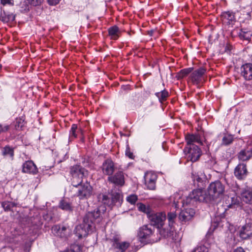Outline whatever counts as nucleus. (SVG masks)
<instances>
[{
	"label": "nucleus",
	"mask_w": 252,
	"mask_h": 252,
	"mask_svg": "<svg viewBox=\"0 0 252 252\" xmlns=\"http://www.w3.org/2000/svg\"><path fill=\"white\" fill-rule=\"evenodd\" d=\"M240 198L246 203L252 204V190L250 188L243 189L240 192Z\"/></svg>",
	"instance_id": "obj_20"
},
{
	"label": "nucleus",
	"mask_w": 252,
	"mask_h": 252,
	"mask_svg": "<svg viewBox=\"0 0 252 252\" xmlns=\"http://www.w3.org/2000/svg\"><path fill=\"white\" fill-rule=\"evenodd\" d=\"M15 19V16L13 14H6L3 10L1 12L0 15V20L4 23H8L10 21H13Z\"/></svg>",
	"instance_id": "obj_26"
},
{
	"label": "nucleus",
	"mask_w": 252,
	"mask_h": 252,
	"mask_svg": "<svg viewBox=\"0 0 252 252\" xmlns=\"http://www.w3.org/2000/svg\"><path fill=\"white\" fill-rule=\"evenodd\" d=\"M79 131H80L81 135H82V136H83V131L82 130V129H79Z\"/></svg>",
	"instance_id": "obj_50"
},
{
	"label": "nucleus",
	"mask_w": 252,
	"mask_h": 252,
	"mask_svg": "<svg viewBox=\"0 0 252 252\" xmlns=\"http://www.w3.org/2000/svg\"><path fill=\"white\" fill-rule=\"evenodd\" d=\"M158 176L154 172L148 171L145 174V184L149 189L154 190L156 189V184Z\"/></svg>",
	"instance_id": "obj_10"
},
{
	"label": "nucleus",
	"mask_w": 252,
	"mask_h": 252,
	"mask_svg": "<svg viewBox=\"0 0 252 252\" xmlns=\"http://www.w3.org/2000/svg\"><path fill=\"white\" fill-rule=\"evenodd\" d=\"M102 202L107 205H109L110 203V199L107 195L102 194Z\"/></svg>",
	"instance_id": "obj_43"
},
{
	"label": "nucleus",
	"mask_w": 252,
	"mask_h": 252,
	"mask_svg": "<svg viewBox=\"0 0 252 252\" xmlns=\"http://www.w3.org/2000/svg\"><path fill=\"white\" fill-rule=\"evenodd\" d=\"M223 23L227 25H233L235 21L234 13L230 11L224 12L221 14Z\"/></svg>",
	"instance_id": "obj_22"
},
{
	"label": "nucleus",
	"mask_w": 252,
	"mask_h": 252,
	"mask_svg": "<svg viewBox=\"0 0 252 252\" xmlns=\"http://www.w3.org/2000/svg\"><path fill=\"white\" fill-rule=\"evenodd\" d=\"M203 176L202 173L201 172H196L192 171L191 173V178L194 184L197 183L198 187L200 185L198 184H202L203 180L202 176Z\"/></svg>",
	"instance_id": "obj_25"
},
{
	"label": "nucleus",
	"mask_w": 252,
	"mask_h": 252,
	"mask_svg": "<svg viewBox=\"0 0 252 252\" xmlns=\"http://www.w3.org/2000/svg\"><path fill=\"white\" fill-rule=\"evenodd\" d=\"M22 171L26 173L36 174L38 172V169L32 161L28 160L23 163Z\"/></svg>",
	"instance_id": "obj_18"
},
{
	"label": "nucleus",
	"mask_w": 252,
	"mask_h": 252,
	"mask_svg": "<svg viewBox=\"0 0 252 252\" xmlns=\"http://www.w3.org/2000/svg\"><path fill=\"white\" fill-rule=\"evenodd\" d=\"M0 4L2 6L6 5L12 6L14 5V1L13 0H0Z\"/></svg>",
	"instance_id": "obj_42"
},
{
	"label": "nucleus",
	"mask_w": 252,
	"mask_h": 252,
	"mask_svg": "<svg viewBox=\"0 0 252 252\" xmlns=\"http://www.w3.org/2000/svg\"><path fill=\"white\" fill-rule=\"evenodd\" d=\"M100 216V212L98 209L88 212L83 218L82 223L76 226L74 230L76 236L79 239L86 237L94 227L95 222L99 221Z\"/></svg>",
	"instance_id": "obj_1"
},
{
	"label": "nucleus",
	"mask_w": 252,
	"mask_h": 252,
	"mask_svg": "<svg viewBox=\"0 0 252 252\" xmlns=\"http://www.w3.org/2000/svg\"><path fill=\"white\" fill-rule=\"evenodd\" d=\"M61 0H47L48 3L51 5L57 4Z\"/></svg>",
	"instance_id": "obj_46"
},
{
	"label": "nucleus",
	"mask_w": 252,
	"mask_h": 252,
	"mask_svg": "<svg viewBox=\"0 0 252 252\" xmlns=\"http://www.w3.org/2000/svg\"><path fill=\"white\" fill-rule=\"evenodd\" d=\"M111 203H116L117 201H118L121 197V195L119 192H114L111 195Z\"/></svg>",
	"instance_id": "obj_39"
},
{
	"label": "nucleus",
	"mask_w": 252,
	"mask_h": 252,
	"mask_svg": "<svg viewBox=\"0 0 252 252\" xmlns=\"http://www.w3.org/2000/svg\"><path fill=\"white\" fill-rule=\"evenodd\" d=\"M29 2L34 6H36L40 4L43 0H27Z\"/></svg>",
	"instance_id": "obj_44"
},
{
	"label": "nucleus",
	"mask_w": 252,
	"mask_h": 252,
	"mask_svg": "<svg viewBox=\"0 0 252 252\" xmlns=\"http://www.w3.org/2000/svg\"><path fill=\"white\" fill-rule=\"evenodd\" d=\"M184 153L187 159L191 162L197 161L202 154L201 149L196 145L186 146Z\"/></svg>",
	"instance_id": "obj_6"
},
{
	"label": "nucleus",
	"mask_w": 252,
	"mask_h": 252,
	"mask_svg": "<svg viewBox=\"0 0 252 252\" xmlns=\"http://www.w3.org/2000/svg\"><path fill=\"white\" fill-rule=\"evenodd\" d=\"M1 206L5 211H10L11 209L16 206L15 203L9 201H4L1 203Z\"/></svg>",
	"instance_id": "obj_34"
},
{
	"label": "nucleus",
	"mask_w": 252,
	"mask_h": 252,
	"mask_svg": "<svg viewBox=\"0 0 252 252\" xmlns=\"http://www.w3.org/2000/svg\"><path fill=\"white\" fill-rule=\"evenodd\" d=\"M77 129V126L76 124H73L69 132V138L74 139L77 137V134L76 133Z\"/></svg>",
	"instance_id": "obj_37"
},
{
	"label": "nucleus",
	"mask_w": 252,
	"mask_h": 252,
	"mask_svg": "<svg viewBox=\"0 0 252 252\" xmlns=\"http://www.w3.org/2000/svg\"><path fill=\"white\" fill-rule=\"evenodd\" d=\"M252 157V141L248 142L246 148L240 151L238 155L239 160L247 161Z\"/></svg>",
	"instance_id": "obj_12"
},
{
	"label": "nucleus",
	"mask_w": 252,
	"mask_h": 252,
	"mask_svg": "<svg viewBox=\"0 0 252 252\" xmlns=\"http://www.w3.org/2000/svg\"><path fill=\"white\" fill-rule=\"evenodd\" d=\"M173 206L175 208H179V201L176 202L175 200H173Z\"/></svg>",
	"instance_id": "obj_47"
},
{
	"label": "nucleus",
	"mask_w": 252,
	"mask_h": 252,
	"mask_svg": "<svg viewBox=\"0 0 252 252\" xmlns=\"http://www.w3.org/2000/svg\"><path fill=\"white\" fill-rule=\"evenodd\" d=\"M205 69L203 68H200L193 71L190 76V79L194 84L200 83L203 75L205 72Z\"/></svg>",
	"instance_id": "obj_21"
},
{
	"label": "nucleus",
	"mask_w": 252,
	"mask_h": 252,
	"mask_svg": "<svg viewBox=\"0 0 252 252\" xmlns=\"http://www.w3.org/2000/svg\"><path fill=\"white\" fill-rule=\"evenodd\" d=\"M233 252H245L244 249L241 247L237 248Z\"/></svg>",
	"instance_id": "obj_48"
},
{
	"label": "nucleus",
	"mask_w": 252,
	"mask_h": 252,
	"mask_svg": "<svg viewBox=\"0 0 252 252\" xmlns=\"http://www.w3.org/2000/svg\"><path fill=\"white\" fill-rule=\"evenodd\" d=\"M2 155L5 157H9L11 159H13L14 156L13 149L8 146H5L3 149Z\"/></svg>",
	"instance_id": "obj_28"
},
{
	"label": "nucleus",
	"mask_w": 252,
	"mask_h": 252,
	"mask_svg": "<svg viewBox=\"0 0 252 252\" xmlns=\"http://www.w3.org/2000/svg\"><path fill=\"white\" fill-rule=\"evenodd\" d=\"M233 141V137L230 134H225L222 139V144L223 145H228L232 143Z\"/></svg>",
	"instance_id": "obj_32"
},
{
	"label": "nucleus",
	"mask_w": 252,
	"mask_h": 252,
	"mask_svg": "<svg viewBox=\"0 0 252 252\" xmlns=\"http://www.w3.org/2000/svg\"><path fill=\"white\" fill-rule=\"evenodd\" d=\"M1 67H2V65L0 64V69H1Z\"/></svg>",
	"instance_id": "obj_51"
},
{
	"label": "nucleus",
	"mask_w": 252,
	"mask_h": 252,
	"mask_svg": "<svg viewBox=\"0 0 252 252\" xmlns=\"http://www.w3.org/2000/svg\"><path fill=\"white\" fill-rule=\"evenodd\" d=\"M241 75L246 80L252 79V63H247L240 68Z\"/></svg>",
	"instance_id": "obj_15"
},
{
	"label": "nucleus",
	"mask_w": 252,
	"mask_h": 252,
	"mask_svg": "<svg viewBox=\"0 0 252 252\" xmlns=\"http://www.w3.org/2000/svg\"><path fill=\"white\" fill-rule=\"evenodd\" d=\"M224 186L220 181L212 182L208 188V195L210 199L215 200L224 191Z\"/></svg>",
	"instance_id": "obj_5"
},
{
	"label": "nucleus",
	"mask_w": 252,
	"mask_h": 252,
	"mask_svg": "<svg viewBox=\"0 0 252 252\" xmlns=\"http://www.w3.org/2000/svg\"><path fill=\"white\" fill-rule=\"evenodd\" d=\"M60 208L63 210L66 211H71L72 210V206L71 203L66 200H62L59 204Z\"/></svg>",
	"instance_id": "obj_27"
},
{
	"label": "nucleus",
	"mask_w": 252,
	"mask_h": 252,
	"mask_svg": "<svg viewBox=\"0 0 252 252\" xmlns=\"http://www.w3.org/2000/svg\"><path fill=\"white\" fill-rule=\"evenodd\" d=\"M195 212L193 209L188 208H185L180 212L179 219L181 221L186 222L191 220Z\"/></svg>",
	"instance_id": "obj_17"
},
{
	"label": "nucleus",
	"mask_w": 252,
	"mask_h": 252,
	"mask_svg": "<svg viewBox=\"0 0 252 252\" xmlns=\"http://www.w3.org/2000/svg\"><path fill=\"white\" fill-rule=\"evenodd\" d=\"M126 155L130 159H134V156L133 155L132 152L130 151V149L128 145H127L126 148Z\"/></svg>",
	"instance_id": "obj_41"
},
{
	"label": "nucleus",
	"mask_w": 252,
	"mask_h": 252,
	"mask_svg": "<svg viewBox=\"0 0 252 252\" xmlns=\"http://www.w3.org/2000/svg\"><path fill=\"white\" fill-rule=\"evenodd\" d=\"M176 214L174 212H169L167 214V219L169 222V225L172 226L176 218Z\"/></svg>",
	"instance_id": "obj_38"
},
{
	"label": "nucleus",
	"mask_w": 252,
	"mask_h": 252,
	"mask_svg": "<svg viewBox=\"0 0 252 252\" xmlns=\"http://www.w3.org/2000/svg\"><path fill=\"white\" fill-rule=\"evenodd\" d=\"M108 181L116 186H123L125 184L124 173L122 171H119L114 175L108 176Z\"/></svg>",
	"instance_id": "obj_13"
},
{
	"label": "nucleus",
	"mask_w": 252,
	"mask_h": 252,
	"mask_svg": "<svg viewBox=\"0 0 252 252\" xmlns=\"http://www.w3.org/2000/svg\"><path fill=\"white\" fill-rule=\"evenodd\" d=\"M156 95L158 98L160 102H162L166 100V98L169 96L168 92L164 90L160 92L156 93Z\"/></svg>",
	"instance_id": "obj_30"
},
{
	"label": "nucleus",
	"mask_w": 252,
	"mask_h": 252,
	"mask_svg": "<svg viewBox=\"0 0 252 252\" xmlns=\"http://www.w3.org/2000/svg\"><path fill=\"white\" fill-rule=\"evenodd\" d=\"M9 129V125H2L0 124V134L2 132H5L7 131Z\"/></svg>",
	"instance_id": "obj_45"
},
{
	"label": "nucleus",
	"mask_w": 252,
	"mask_h": 252,
	"mask_svg": "<svg viewBox=\"0 0 252 252\" xmlns=\"http://www.w3.org/2000/svg\"><path fill=\"white\" fill-rule=\"evenodd\" d=\"M108 33L111 39L117 40L119 37L120 32L118 27L115 26L109 29Z\"/></svg>",
	"instance_id": "obj_24"
},
{
	"label": "nucleus",
	"mask_w": 252,
	"mask_h": 252,
	"mask_svg": "<svg viewBox=\"0 0 252 252\" xmlns=\"http://www.w3.org/2000/svg\"><path fill=\"white\" fill-rule=\"evenodd\" d=\"M185 140L187 142V145H195L194 143H197L200 145H203L204 137L201 136L200 133L195 134H188L185 137Z\"/></svg>",
	"instance_id": "obj_14"
},
{
	"label": "nucleus",
	"mask_w": 252,
	"mask_h": 252,
	"mask_svg": "<svg viewBox=\"0 0 252 252\" xmlns=\"http://www.w3.org/2000/svg\"><path fill=\"white\" fill-rule=\"evenodd\" d=\"M137 206L139 211L146 213L148 216L151 213L150 208L147 207L145 204L139 203L137 204Z\"/></svg>",
	"instance_id": "obj_35"
},
{
	"label": "nucleus",
	"mask_w": 252,
	"mask_h": 252,
	"mask_svg": "<svg viewBox=\"0 0 252 252\" xmlns=\"http://www.w3.org/2000/svg\"><path fill=\"white\" fill-rule=\"evenodd\" d=\"M178 194H174V196H170V200H172L173 199H175L176 197H178Z\"/></svg>",
	"instance_id": "obj_49"
},
{
	"label": "nucleus",
	"mask_w": 252,
	"mask_h": 252,
	"mask_svg": "<svg viewBox=\"0 0 252 252\" xmlns=\"http://www.w3.org/2000/svg\"><path fill=\"white\" fill-rule=\"evenodd\" d=\"M77 188H78V189L77 194L80 199H87L92 194L93 188L87 180H85L83 184L78 186Z\"/></svg>",
	"instance_id": "obj_7"
},
{
	"label": "nucleus",
	"mask_w": 252,
	"mask_h": 252,
	"mask_svg": "<svg viewBox=\"0 0 252 252\" xmlns=\"http://www.w3.org/2000/svg\"><path fill=\"white\" fill-rule=\"evenodd\" d=\"M53 230H58V235H60L61 237H66L67 234L65 233V231H66L67 230L68 231H69V229L68 228H67L65 226H63L62 228H58L57 226H55L53 227Z\"/></svg>",
	"instance_id": "obj_31"
},
{
	"label": "nucleus",
	"mask_w": 252,
	"mask_h": 252,
	"mask_svg": "<svg viewBox=\"0 0 252 252\" xmlns=\"http://www.w3.org/2000/svg\"><path fill=\"white\" fill-rule=\"evenodd\" d=\"M100 168L104 175L110 176L115 171V163L112 159L108 158L103 161Z\"/></svg>",
	"instance_id": "obj_11"
},
{
	"label": "nucleus",
	"mask_w": 252,
	"mask_h": 252,
	"mask_svg": "<svg viewBox=\"0 0 252 252\" xmlns=\"http://www.w3.org/2000/svg\"><path fill=\"white\" fill-rule=\"evenodd\" d=\"M149 220L153 225L158 228L162 227L166 219V215L163 212H151L148 216Z\"/></svg>",
	"instance_id": "obj_8"
},
{
	"label": "nucleus",
	"mask_w": 252,
	"mask_h": 252,
	"mask_svg": "<svg viewBox=\"0 0 252 252\" xmlns=\"http://www.w3.org/2000/svg\"><path fill=\"white\" fill-rule=\"evenodd\" d=\"M209 198L208 194L202 188L193 189L189 195L181 201L182 206L190 205H194L197 202H203Z\"/></svg>",
	"instance_id": "obj_2"
},
{
	"label": "nucleus",
	"mask_w": 252,
	"mask_h": 252,
	"mask_svg": "<svg viewBox=\"0 0 252 252\" xmlns=\"http://www.w3.org/2000/svg\"><path fill=\"white\" fill-rule=\"evenodd\" d=\"M240 237L247 239L252 236V223H248L242 227L239 232Z\"/></svg>",
	"instance_id": "obj_19"
},
{
	"label": "nucleus",
	"mask_w": 252,
	"mask_h": 252,
	"mask_svg": "<svg viewBox=\"0 0 252 252\" xmlns=\"http://www.w3.org/2000/svg\"><path fill=\"white\" fill-rule=\"evenodd\" d=\"M252 36L251 32L250 31H245L242 30L239 33V36L241 38L245 40H249Z\"/></svg>",
	"instance_id": "obj_36"
},
{
	"label": "nucleus",
	"mask_w": 252,
	"mask_h": 252,
	"mask_svg": "<svg viewBox=\"0 0 252 252\" xmlns=\"http://www.w3.org/2000/svg\"><path fill=\"white\" fill-rule=\"evenodd\" d=\"M155 228L152 225H144L140 227L138 232V238L143 243H153L158 241L155 237Z\"/></svg>",
	"instance_id": "obj_3"
},
{
	"label": "nucleus",
	"mask_w": 252,
	"mask_h": 252,
	"mask_svg": "<svg viewBox=\"0 0 252 252\" xmlns=\"http://www.w3.org/2000/svg\"><path fill=\"white\" fill-rule=\"evenodd\" d=\"M111 241L112 248L117 252H125L130 246L129 243L127 242H121V238L118 235L114 236Z\"/></svg>",
	"instance_id": "obj_9"
},
{
	"label": "nucleus",
	"mask_w": 252,
	"mask_h": 252,
	"mask_svg": "<svg viewBox=\"0 0 252 252\" xmlns=\"http://www.w3.org/2000/svg\"><path fill=\"white\" fill-rule=\"evenodd\" d=\"M248 173L246 164L244 163L239 164L235 168L234 175L239 180L245 179Z\"/></svg>",
	"instance_id": "obj_16"
},
{
	"label": "nucleus",
	"mask_w": 252,
	"mask_h": 252,
	"mask_svg": "<svg viewBox=\"0 0 252 252\" xmlns=\"http://www.w3.org/2000/svg\"><path fill=\"white\" fill-rule=\"evenodd\" d=\"M82 250L81 246L78 244H74L70 246L69 249H67L60 252H80Z\"/></svg>",
	"instance_id": "obj_33"
},
{
	"label": "nucleus",
	"mask_w": 252,
	"mask_h": 252,
	"mask_svg": "<svg viewBox=\"0 0 252 252\" xmlns=\"http://www.w3.org/2000/svg\"><path fill=\"white\" fill-rule=\"evenodd\" d=\"M192 70V68L191 67L182 69L178 73L177 77L178 79H182L190 73Z\"/></svg>",
	"instance_id": "obj_29"
},
{
	"label": "nucleus",
	"mask_w": 252,
	"mask_h": 252,
	"mask_svg": "<svg viewBox=\"0 0 252 252\" xmlns=\"http://www.w3.org/2000/svg\"><path fill=\"white\" fill-rule=\"evenodd\" d=\"M126 200L131 204H134L137 201L138 197L135 194H131L126 197Z\"/></svg>",
	"instance_id": "obj_40"
},
{
	"label": "nucleus",
	"mask_w": 252,
	"mask_h": 252,
	"mask_svg": "<svg viewBox=\"0 0 252 252\" xmlns=\"http://www.w3.org/2000/svg\"><path fill=\"white\" fill-rule=\"evenodd\" d=\"M158 228L160 234L163 237H170L173 234L174 228L172 226L168 225V226Z\"/></svg>",
	"instance_id": "obj_23"
},
{
	"label": "nucleus",
	"mask_w": 252,
	"mask_h": 252,
	"mask_svg": "<svg viewBox=\"0 0 252 252\" xmlns=\"http://www.w3.org/2000/svg\"><path fill=\"white\" fill-rule=\"evenodd\" d=\"M85 169L80 165H75L70 168V173L72 176V185L75 187L83 184L85 181L84 178Z\"/></svg>",
	"instance_id": "obj_4"
}]
</instances>
